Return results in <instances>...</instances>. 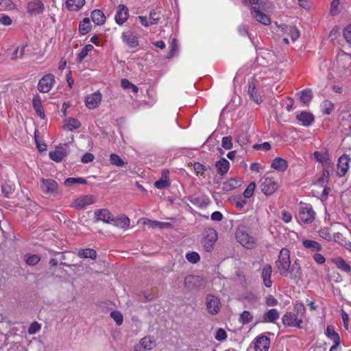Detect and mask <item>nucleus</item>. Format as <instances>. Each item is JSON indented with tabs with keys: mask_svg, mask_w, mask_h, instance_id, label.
Here are the masks:
<instances>
[{
	"mask_svg": "<svg viewBox=\"0 0 351 351\" xmlns=\"http://www.w3.org/2000/svg\"><path fill=\"white\" fill-rule=\"evenodd\" d=\"M85 3L84 0H66V7L72 11L80 10Z\"/></svg>",
	"mask_w": 351,
	"mask_h": 351,
	"instance_id": "nucleus-34",
	"label": "nucleus"
},
{
	"mask_svg": "<svg viewBox=\"0 0 351 351\" xmlns=\"http://www.w3.org/2000/svg\"><path fill=\"white\" fill-rule=\"evenodd\" d=\"M237 185V182L234 180L231 179L226 182L223 183V189L225 190H232L233 189H235Z\"/></svg>",
	"mask_w": 351,
	"mask_h": 351,
	"instance_id": "nucleus-58",
	"label": "nucleus"
},
{
	"mask_svg": "<svg viewBox=\"0 0 351 351\" xmlns=\"http://www.w3.org/2000/svg\"><path fill=\"white\" fill-rule=\"evenodd\" d=\"M302 245L305 248L312 252H319L322 249V245L313 240L304 239L302 241Z\"/></svg>",
	"mask_w": 351,
	"mask_h": 351,
	"instance_id": "nucleus-26",
	"label": "nucleus"
},
{
	"mask_svg": "<svg viewBox=\"0 0 351 351\" xmlns=\"http://www.w3.org/2000/svg\"><path fill=\"white\" fill-rule=\"evenodd\" d=\"M280 276H289L292 280H299L302 278V272L299 260L291 265L290 252L287 248L281 249L278 258L275 263Z\"/></svg>",
	"mask_w": 351,
	"mask_h": 351,
	"instance_id": "nucleus-1",
	"label": "nucleus"
},
{
	"mask_svg": "<svg viewBox=\"0 0 351 351\" xmlns=\"http://www.w3.org/2000/svg\"><path fill=\"white\" fill-rule=\"evenodd\" d=\"M252 15L257 21L264 25H269L271 22L270 18L261 11V5L252 7Z\"/></svg>",
	"mask_w": 351,
	"mask_h": 351,
	"instance_id": "nucleus-16",
	"label": "nucleus"
},
{
	"mask_svg": "<svg viewBox=\"0 0 351 351\" xmlns=\"http://www.w3.org/2000/svg\"><path fill=\"white\" fill-rule=\"evenodd\" d=\"M269 345L270 339L265 335H261L256 338L254 349L256 351H267Z\"/></svg>",
	"mask_w": 351,
	"mask_h": 351,
	"instance_id": "nucleus-20",
	"label": "nucleus"
},
{
	"mask_svg": "<svg viewBox=\"0 0 351 351\" xmlns=\"http://www.w3.org/2000/svg\"><path fill=\"white\" fill-rule=\"evenodd\" d=\"M350 158L348 155H342L338 160L337 163V174L339 177H343L347 173L349 169Z\"/></svg>",
	"mask_w": 351,
	"mask_h": 351,
	"instance_id": "nucleus-14",
	"label": "nucleus"
},
{
	"mask_svg": "<svg viewBox=\"0 0 351 351\" xmlns=\"http://www.w3.org/2000/svg\"><path fill=\"white\" fill-rule=\"evenodd\" d=\"M77 256L80 258H90L93 260H95L97 258V252L95 250H94L93 249L87 248V249L80 250L77 253Z\"/></svg>",
	"mask_w": 351,
	"mask_h": 351,
	"instance_id": "nucleus-35",
	"label": "nucleus"
},
{
	"mask_svg": "<svg viewBox=\"0 0 351 351\" xmlns=\"http://www.w3.org/2000/svg\"><path fill=\"white\" fill-rule=\"evenodd\" d=\"M326 335L328 338L332 339L334 343H336L337 345H339L341 343L339 335L337 332H335V328L332 326H328L326 331Z\"/></svg>",
	"mask_w": 351,
	"mask_h": 351,
	"instance_id": "nucleus-33",
	"label": "nucleus"
},
{
	"mask_svg": "<svg viewBox=\"0 0 351 351\" xmlns=\"http://www.w3.org/2000/svg\"><path fill=\"white\" fill-rule=\"evenodd\" d=\"M110 317H112L118 326L123 323V315L118 311H114L110 313Z\"/></svg>",
	"mask_w": 351,
	"mask_h": 351,
	"instance_id": "nucleus-51",
	"label": "nucleus"
},
{
	"mask_svg": "<svg viewBox=\"0 0 351 351\" xmlns=\"http://www.w3.org/2000/svg\"><path fill=\"white\" fill-rule=\"evenodd\" d=\"M206 304L208 311L212 314H217L220 310V300L218 298L208 295L206 298Z\"/></svg>",
	"mask_w": 351,
	"mask_h": 351,
	"instance_id": "nucleus-9",
	"label": "nucleus"
},
{
	"mask_svg": "<svg viewBox=\"0 0 351 351\" xmlns=\"http://www.w3.org/2000/svg\"><path fill=\"white\" fill-rule=\"evenodd\" d=\"M287 167V162L280 157L276 158L271 163V167L280 172H284Z\"/></svg>",
	"mask_w": 351,
	"mask_h": 351,
	"instance_id": "nucleus-27",
	"label": "nucleus"
},
{
	"mask_svg": "<svg viewBox=\"0 0 351 351\" xmlns=\"http://www.w3.org/2000/svg\"><path fill=\"white\" fill-rule=\"evenodd\" d=\"M343 36L348 43H351V24L344 29Z\"/></svg>",
	"mask_w": 351,
	"mask_h": 351,
	"instance_id": "nucleus-64",
	"label": "nucleus"
},
{
	"mask_svg": "<svg viewBox=\"0 0 351 351\" xmlns=\"http://www.w3.org/2000/svg\"><path fill=\"white\" fill-rule=\"evenodd\" d=\"M339 3L340 0H332L330 10L332 15H337L339 12V9L338 8Z\"/></svg>",
	"mask_w": 351,
	"mask_h": 351,
	"instance_id": "nucleus-56",
	"label": "nucleus"
},
{
	"mask_svg": "<svg viewBox=\"0 0 351 351\" xmlns=\"http://www.w3.org/2000/svg\"><path fill=\"white\" fill-rule=\"evenodd\" d=\"M41 326L37 322H34L28 328L27 332L29 335H34L40 331Z\"/></svg>",
	"mask_w": 351,
	"mask_h": 351,
	"instance_id": "nucleus-54",
	"label": "nucleus"
},
{
	"mask_svg": "<svg viewBox=\"0 0 351 351\" xmlns=\"http://www.w3.org/2000/svg\"><path fill=\"white\" fill-rule=\"evenodd\" d=\"M91 29V25L88 18H84L82 21L80 23L79 31L80 34L85 35L88 33Z\"/></svg>",
	"mask_w": 351,
	"mask_h": 351,
	"instance_id": "nucleus-36",
	"label": "nucleus"
},
{
	"mask_svg": "<svg viewBox=\"0 0 351 351\" xmlns=\"http://www.w3.org/2000/svg\"><path fill=\"white\" fill-rule=\"evenodd\" d=\"M282 322L287 327L302 328L301 326L302 321L296 316L295 313L292 312L286 313L282 317Z\"/></svg>",
	"mask_w": 351,
	"mask_h": 351,
	"instance_id": "nucleus-6",
	"label": "nucleus"
},
{
	"mask_svg": "<svg viewBox=\"0 0 351 351\" xmlns=\"http://www.w3.org/2000/svg\"><path fill=\"white\" fill-rule=\"evenodd\" d=\"M278 187V184L271 177H267L264 178L261 184V191L266 195L273 194Z\"/></svg>",
	"mask_w": 351,
	"mask_h": 351,
	"instance_id": "nucleus-7",
	"label": "nucleus"
},
{
	"mask_svg": "<svg viewBox=\"0 0 351 351\" xmlns=\"http://www.w3.org/2000/svg\"><path fill=\"white\" fill-rule=\"evenodd\" d=\"M282 30L290 36L293 41H295L300 36V32L298 29L293 26H285Z\"/></svg>",
	"mask_w": 351,
	"mask_h": 351,
	"instance_id": "nucleus-32",
	"label": "nucleus"
},
{
	"mask_svg": "<svg viewBox=\"0 0 351 351\" xmlns=\"http://www.w3.org/2000/svg\"><path fill=\"white\" fill-rule=\"evenodd\" d=\"M66 155V145L58 146L54 151H51L49 154V158L56 162H61Z\"/></svg>",
	"mask_w": 351,
	"mask_h": 351,
	"instance_id": "nucleus-12",
	"label": "nucleus"
},
{
	"mask_svg": "<svg viewBox=\"0 0 351 351\" xmlns=\"http://www.w3.org/2000/svg\"><path fill=\"white\" fill-rule=\"evenodd\" d=\"M186 258L189 262L191 263H196L199 261L200 257L198 253L192 252L186 254Z\"/></svg>",
	"mask_w": 351,
	"mask_h": 351,
	"instance_id": "nucleus-53",
	"label": "nucleus"
},
{
	"mask_svg": "<svg viewBox=\"0 0 351 351\" xmlns=\"http://www.w3.org/2000/svg\"><path fill=\"white\" fill-rule=\"evenodd\" d=\"M254 149L256 150L264 149V150H269L271 149V145L268 142H265L262 144H255L253 146Z\"/></svg>",
	"mask_w": 351,
	"mask_h": 351,
	"instance_id": "nucleus-60",
	"label": "nucleus"
},
{
	"mask_svg": "<svg viewBox=\"0 0 351 351\" xmlns=\"http://www.w3.org/2000/svg\"><path fill=\"white\" fill-rule=\"evenodd\" d=\"M80 122L73 118H69L66 121L65 127L68 130L72 131L80 127Z\"/></svg>",
	"mask_w": 351,
	"mask_h": 351,
	"instance_id": "nucleus-38",
	"label": "nucleus"
},
{
	"mask_svg": "<svg viewBox=\"0 0 351 351\" xmlns=\"http://www.w3.org/2000/svg\"><path fill=\"white\" fill-rule=\"evenodd\" d=\"M329 176L330 171L328 169H324L322 176L317 180V184L321 186H325L326 184H327L328 182Z\"/></svg>",
	"mask_w": 351,
	"mask_h": 351,
	"instance_id": "nucleus-48",
	"label": "nucleus"
},
{
	"mask_svg": "<svg viewBox=\"0 0 351 351\" xmlns=\"http://www.w3.org/2000/svg\"><path fill=\"white\" fill-rule=\"evenodd\" d=\"M315 212L311 205L304 204L299 209L298 219L300 221L305 224H310L315 220Z\"/></svg>",
	"mask_w": 351,
	"mask_h": 351,
	"instance_id": "nucleus-3",
	"label": "nucleus"
},
{
	"mask_svg": "<svg viewBox=\"0 0 351 351\" xmlns=\"http://www.w3.org/2000/svg\"><path fill=\"white\" fill-rule=\"evenodd\" d=\"M93 46L90 44L86 45L82 51L77 54V61L81 62L88 55V53L93 49Z\"/></svg>",
	"mask_w": 351,
	"mask_h": 351,
	"instance_id": "nucleus-42",
	"label": "nucleus"
},
{
	"mask_svg": "<svg viewBox=\"0 0 351 351\" xmlns=\"http://www.w3.org/2000/svg\"><path fill=\"white\" fill-rule=\"evenodd\" d=\"M110 162L112 165L122 167L127 163L125 162L123 159L116 154H112L110 156Z\"/></svg>",
	"mask_w": 351,
	"mask_h": 351,
	"instance_id": "nucleus-41",
	"label": "nucleus"
},
{
	"mask_svg": "<svg viewBox=\"0 0 351 351\" xmlns=\"http://www.w3.org/2000/svg\"><path fill=\"white\" fill-rule=\"evenodd\" d=\"M313 97V93L311 90L306 89L302 91V95L300 96V101L305 104H308Z\"/></svg>",
	"mask_w": 351,
	"mask_h": 351,
	"instance_id": "nucleus-44",
	"label": "nucleus"
},
{
	"mask_svg": "<svg viewBox=\"0 0 351 351\" xmlns=\"http://www.w3.org/2000/svg\"><path fill=\"white\" fill-rule=\"evenodd\" d=\"M41 182V189L45 193L53 195L57 193L58 183L54 180L43 178Z\"/></svg>",
	"mask_w": 351,
	"mask_h": 351,
	"instance_id": "nucleus-11",
	"label": "nucleus"
},
{
	"mask_svg": "<svg viewBox=\"0 0 351 351\" xmlns=\"http://www.w3.org/2000/svg\"><path fill=\"white\" fill-rule=\"evenodd\" d=\"M193 169L197 175L199 174V175L202 176L204 174V171L207 169V167L202 165L199 162H195L193 165Z\"/></svg>",
	"mask_w": 351,
	"mask_h": 351,
	"instance_id": "nucleus-57",
	"label": "nucleus"
},
{
	"mask_svg": "<svg viewBox=\"0 0 351 351\" xmlns=\"http://www.w3.org/2000/svg\"><path fill=\"white\" fill-rule=\"evenodd\" d=\"M294 311H296V316L303 322L306 312L304 305L302 303H296L294 306Z\"/></svg>",
	"mask_w": 351,
	"mask_h": 351,
	"instance_id": "nucleus-43",
	"label": "nucleus"
},
{
	"mask_svg": "<svg viewBox=\"0 0 351 351\" xmlns=\"http://www.w3.org/2000/svg\"><path fill=\"white\" fill-rule=\"evenodd\" d=\"M32 104L34 110L39 117L42 119L45 118V112L41 104V99L38 95L34 97L32 100Z\"/></svg>",
	"mask_w": 351,
	"mask_h": 351,
	"instance_id": "nucleus-28",
	"label": "nucleus"
},
{
	"mask_svg": "<svg viewBox=\"0 0 351 351\" xmlns=\"http://www.w3.org/2000/svg\"><path fill=\"white\" fill-rule=\"evenodd\" d=\"M112 222H114V224L119 228H124L125 227L129 226L130 225V219L128 217L123 216L118 219H114V221Z\"/></svg>",
	"mask_w": 351,
	"mask_h": 351,
	"instance_id": "nucleus-40",
	"label": "nucleus"
},
{
	"mask_svg": "<svg viewBox=\"0 0 351 351\" xmlns=\"http://www.w3.org/2000/svg\"><path fill=\"white\" fill-rule=\"evenodd\" d=\"M322 108L323 113L330 114L334 110V105L329 100H324L322 103Z\"/></svg>",
	"mask_w": 351,
	"mask_h": 351,
	"instance_id": "nucleus-45",
	"label": "nucleus"
},
{
	"mask_svg": "<svg viewBox=\"0 0 351 351\" xmlns=\"http://www.w3.org/2000/svg\"><path fill=\"white\" fill-rule=\"evenodd\" d=\"M55 82V76L53 74L44 75L38 82V89L41 93H48Z\"/></svg>",
	"mask_w": 351,
	"mask_h": 351,
	"instance_id": "nucleus-5",
	"label": "nucleus"
},
{
	"mask_svg": "<svg viewBox=\"0 0 351 351\" xmlns=\"http://www.w3.org/2000/svg\"><path fill=\"white\" fill-rule=\"evenodd\" d=\"M297 119L302 121L304 126H308L314 121L313 115L307 112H302L300 114L297 115Z\"/></svg>",
	"mask_w": 351,
	"mask_h": 351,
	"instance_id": "nucleus-25",
	"label": "nucleus"
},
{
	"mask_svg": "<svg viewBox=\"0 0 351 351\" xmlns=\"http://www.w3.org/2000/svg\"><path fill=\"white\" fill-rule=\"evenodd\" d=\"M236 238L237 241L247 249H252L255 245L254 238L243 230H237L236 232Z\"/></svg>",
	"mask_w": 351,
	"mask_h": 351,
	"instance_id": "nucleus-4",
	"label": "nucleus"
},
{
	"mask_svg": "<svg viewBox=\"0 0 351 351\" xmlns=\"http://www.w3.org/2000/svg\"><path fill=\"white\" fill-rule=\"evenodd\" d=\"M138 343L142 345L143 348L147 351L152 350L154 346V342L149 337H145L142 338Z\"/></svg>",
	"mask_w": 351,
	"mask_h": 351,
	"instance_id": "nucleus-46",
	"label": "nucleus"
},
{
	"mask_svg": "<svg viewBox=\"0 0 351 351\" xmlns=\"http://www.w3.org/2000/svg\"><path fill=\"white\" fill-rule=\"evenodd\" d=\"M236 141L241 146L246 145L248 143L247 133L241 132L240 134H237Z\"/></svg>",
	"mask_w": 351,
	"mask_h": 351,
	"instance_id": "nucleus-50",
	"label": "nucleus"
},
{
	"mask_svg": "<svg viewBox=\"0 0 351 351\" xmlns=\"http://www.w3.org/2000/svg\"><path fill=\"white\" fill-rule=\"evenodd\" d=\"M272 273V267L269 264H266L263 266L261 272V278L263 281V284L266 287H271L272 285V280L271 276Z\"/></svg>",
	"mask_w": 351,
	"mask_h": 351,
	"instance_id": "nucleus-19",
	"label": "nucleus"
},
{
	"mask_svg": "<svg viewBox=\"0 0 351 351\" xmlns=\"http://www.w3.org/2000/svg\"><path fill=\"white\" fill-rule=\"evenodd\" d=\"M2 193L4 194V196L6 197H9L10 195L12 193V187L8 184L2 185Z\"/></svg>",
	"mask_w": 351,
	"mask_h": 351,
	"instance_id": "nucleus-63",
	"label": "nucleus"
},
{
	"mask_svg": "<svg viewBox=\"0 0 351 351\" xmlns=\"http://www.w3.org/2000/svg\"><path fill=\"white\" fill-rule=\"evenodd\" d=\"M315 158L322 162L323 165H330V162L329 160V154L326 150L320 151V152H315L313 154Z\"/></svg>",
	"mask_w": 351,
	"mask_h": 351,
	"instance_id": "nucleus-31",
	"label": "nucleus"
},
{
	"mask_svg": "<svg viewBox=\"0 0 351 351\" xmlns=\"http://www.w3.org/2000/svg\"><path fill=\"white\" fill-rule=\"evenodd\" d=\"M217 172L221 176L226 174L230 167L229 162L226 158H221L215 164Z\"/></svg>",
	"mask_w": 351,
	"mask_h": 351,
	"instance_id": "nucleus-30",
	"label": "nucleus"
},
{
	"mask_svg": "<svg viewBox=\"0 0 351 351\" xmlns=\"http://www.w3.org/2000/svg\"><path fill=\"white\" fill-rule=\"evenodd\" d=\"M129 16L128 8L123 4H120L117 8V13L115 14V21L119 25L123 24Z\"/></svg>",
	"mask_w": 351,
	"mask_h": 351,
	"instance_id": "nucleus-13",
	"label": "nucleus"
},
{
	"mask_svg": "<svg viewBox=\"0 0 351 351\" xmlns=\"http://www.w3.org/2000/svg\"><path fill=\"white\" fill-rule=\"evenodd\" d=\"M247 85V93L250 95L251 99L256 104L261 103L262 101L261 97L256 91L258 81L254 77H251L248 80Z\"/></svg>",
	"mask_w": 351,
	"mask_h": 351,
	"instance_id": "nucleus-10",
	"label": "nucleus"
},
{
	"mask_svg": "<svg viewBox=\"0 0 351 351\" xmlns=\"http://www.w3.org/2000/svg\"><path fill=\"white\" fill-rule=\"evenodd\" d=\"M86 183H87V181L84 178H69L66 179L64 181V184L66 186H70L71 184H85Z\"/></svg>",
	"mask_w": 351,
	"mask_h": 351,
	"instance_id": "nucleus-47",
	"label": "nucleus"
},
{
	"mask_svg": "<svg viewBox=\"0 0 351 351\" xmlns=\"http://www.w3.org/2000/svg\"><path fill=\"white\" fill-rule=\"evenodd\" d=\"M169 174V171L168 169H163L161 172V178L155 182L154 186L158 189H162L169 186L171 184Z\"/></svg>",
	"mask_w": 351,
	"mask_h": 351,
	"instance_id": "nucleus-21",
	"label": "nucleus"
},
{
	"mask_svg": "<svg viewBox=\"0 0 351 351\" xmlns=\"http://www.w3.org/2000/svg\"><path fill=\"white\" fill-rule=\"evenodd\" d=\"M206 285V280L199 276L189 275L184 278L185 287L191 291H199L203 289Z\"/></svg>",
	"mask_w": 351,
	"mask_h": 351,
	"instance_id": "nucleus-2",
	"label": "nucleus"
},
{
	"mask_svg": "<svg viewBox=\"0 0 351 351\" xmlns=\"http://www.w3.org/2000/svg\"><path fill=\"white\" fill-rule=\"evenodd\" d=\"M121 38L130 48H134L138 45L137 38L130 32H123Z\"/></svg>",
	"mask_w": 351,
	"mask_h": 351,
	"instance_id": "nucleus-23",
	"label": "nucleus"
},
{
	"mask_svg": "<svg viewBox=\"0 0 351 351\" xmlns=\"http://www.w3.org/2000/svg\"><path fill=\"white\" fill-rule=\"evenodd\" d=\"M101 95L99 92L94 93L86 98V106L89 109H95L100 104Z\"/></svg>",
	"mask_w": 351,
	"mask_h": 351,
	"instance_id": "nucleus-18",
	"label": "nucleus"
},
{
	"mask_svg": "<svg viewBox=\"0 0 351 351\" xmlns=\"http://www.w3.org/2000/svg\"><path fill=\"white\" fill-rule=\"evenodd\" d=\"M215 337L218 341H223L227 338V334L223 329L219 328L217 330Z\"/></svg>",
	"mask_w": 351,
	"mask_h": 351,
	"instance_id": "nucleus-59",
	"label": "nucleus"
},
{
	"mask_svg": "<svg viewBox=\"0 0 351 351\" xmlns=\"http://www.w3.org/2000/svg\"><path fill=\"white\" fill-rule=\"evenodd\" d=\"M253 316L251 315L250 311H245L241 315L239 321L243 324H247L252 320Z\"/></svg>",
	"mask_w": 351,
	"mask_h": 351,
	"instance_id": "nucleus-49",
	"label": "nucleus"
},
{
	"mask_svg": "<svg viewBox=\"0 0 351 351\" xmlns=\"http://www.w3.org/2000/svg\"><path fill=\"white\" fill-rule=\"evenodd\" d=\"M156 15L157 14L155 12H150L149 18L150 25H155L159 22L160 18Z\"/></svg>",
	"mask_w": 351,
	"mask_h": 351,
	"instance_id": "nucleus-62",
	"label": "nucleus"
},
{
	"mask_svg": "<svg viewBox=\"0 0 351 351\" xmlns=\"http://www.w3.org/2000/svg\"><path fill=\"white\" fill-rule=\"evenodd\" d=\"M96 221H102L104 223H110L114 221L113 215L107 209H99L95 212Z\"/></svg>",
	"mask_w": 351,
	"mask_h": 351,
	"instance_id": "nucleus-22",
	"label": "nucleus"
},
{
	"mask_svg": "<svg viewBox=\"0 0 351 351\" xmlns=\"http://www.w3.org/2000/svg\"><path fill=\"white\" fill-rule=\"evenodd\" d=\"M279 313L277 309L271 308L267 313H264L261 321V322H270L274 323L279 318Z\"/></svg>",
	"mask_w": 351,
	"mask_h": 351,
	"instance_id": "nucleus-24",
	"label": "nucleus"
},
{
	"mask_svg": "<svg viewBox=\"0 0 351 351\" xmlns=\"http://www.w3.org/2000/svg\"><path fill=\"white\" fill-rule=\"evenodd\" d=\"M319 235L325 239H330L331 238V236H330V232H329V230L328 228H322L319 231Z\"/></svg>",
	"mask_w": 351,
	"mask_h": 351,
	"instance_id": "nucleus-61",
	"label": "nucleus"
},
{
	"mask_svg": "<svg viewBox=\"0 0 351 351\" xmlns=\"http://www.w3.org/2000/svg\"><path fill=\"white\" fill-rule=\"evenodd\" d=\"M44 10V4L39 0H33L27 4V12L31 14L37 15L41 14Z\"/></svg>",
	"mask_w": 351,
	"mask_h": 351,
	"instance_id": "nucleus-17",
	"label": "nucleus"
},
{
	"mask_svg": "<svg viewBox=\"0 0 351 351\" xmlns=\"http://www.w3.org/2000/svg\"><path fill=\"white\" fill-rule=\"evenodd\" d=\"M221 146L226 149H230L232 147V137L230 136L223 137Z\"/></svg>",
	"mask_w": 351,
	"mask_h": 351,
	"instance_id": "nucleus-55",
	"label": "nucleus"
},
{
	"mask_svg": "<svg viewBox=\"0 0 351 351\" xmlns=\"http://www.w3.org/2000/svg\"><path fill=\"white\" fill-rule=\"evenodd\" d=\"M96 199L97 197L92 195H82L75 200L74 206L78 208H82L86 206L95 203Z\"/></svg>",
	"mask_w": 351,
	"mask_h": 351,
	"instance_id": "nucleus-15",
	"label": "nucleus"
},
{
	"mask_svg": "<svg viewBox=\"0 0 351 351\" xmlns=\"http://www.w3.org/2000/svg\"><path fill=\"white\" fill-rule=\"evenodd\" d=\"M334 263L336 266L346 272H350L351 270L350 266L341 257H338L333 260Z\"/></svg>",
	"mask_w": 351,
	"mask_h": 351,
	"instance_id": "nucleus-37",
	"label": "nucleus"
},
{
	"mask_svg": "<svg viewBox=\"0 0 351 351\" xmlns=\"http://www.w3.org/2000/svg\"><path fill=\"white\" fill-rule=\"evenodd\" d=\"M217 239L218 236L217 232L213 228L208 229L206 231V235L203 241L204 249L208 252H211L213 249V245L217 241Z\"/></svg>",
	"mask_w": 351,
	"mask_h": 351,
	"instance_id": "nucleus-8",
	"label": "nucleus"
},
{
	"mask_svg": "<svg viewBox=\"0 0 351 351\" xmlns=\"http://www.w3.org/2000/svg\"><path fill=\"white\" fill-rule=\"evenodd\" d=\"M40 261V258L38 254H26L25 256V263L30 266L37 265Z\"/></svg>",
	"mask_w": 351,
	"mask_h": 351,
	"instance_id": "nucleus-39",
	"label": "nucleus"
},
{
	"mask_svg": "<svg viewBox=\"0 0 351 351\" xmlns=\"http://www.w3.org/2000/svg\"><path fill=\"white\" fill-rule=\"evenodd\" d=\"M255 188H256V184L255 182H251L248 186L246 188V189L243 192V196L245 198H249L252 195H253V193L255 190Z\"/></svg>",
	"mask_w": 351,
	"mask_h": 351,
	"instance_id": "nucleus-52",
	"label": "nucleus"
},
{
	"mask_svg": "<svg viewBox=\"0 0 351 351\" xmlns=\"http://www.w3.org/2000/svg\"><path fill=\"white\" fill-rule=\"evenodd\" d=\"M90 16L92 21L97 25L104 24L106 20L104 14L99 10H94Z\"/></svg>",
	"mask_w": 351,
	"mask_h": 351,
	"instance_id": "nucleus-29",
	"label": "nucleus"
}]
</instances>
